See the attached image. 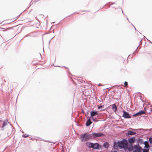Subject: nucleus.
Listing matches in <instances>:
<instances>
[{
    "label": "nucleus",
    "instance_id": "6",
    "mask_svg": "<svg viewBox=\"0 0 152 152\" xmlns=\"http://www.w3.org/2000/svg\"><path fill=\"white\" fill-rule=\"evenodd\" d=\"M122 116L125 118H131V115L126 111H124Z\"/></svg>",
    "mask_w": 152,
    "mask_h": 152
},
{
    "label": "nucleus",
    "instance_id": "39",
    "mask_svg": "<svg viewBox=\"0 0 152 152\" xmlns=\"http://www.w3.org/2000/svg\"><path fill=\"white\" fill-rule=\"evenodd\" d=\"M99 86H100V84H99Z\"/></svg>",
    "mask_w": 152,
    "mask_h": 152
},
{
    "label": "nucleus",
    "instance_id": "32",
    "mask_svg": "<svg viewBox=\"0 0 152 152\" xmlns=\"http://www.w3.org/2000/svg\"><path fill=\"white\" fill-rule=\"evenodd\" d=\"M151 112H152V109H151Z\"/></svg>",
    "mask_w": 152,
    "mask_h": 152
},
{
    "label": "nucleus",
    "instance_id": "27",
    "mask_svg": "<svg viewBox=\"0 0 152 152\" xmlns=\"http://www.w3.org/2000/svg\"><path fill=\"white\" fill-rule=\"evenodd\" d=\"M128 57H129V58H131L132 57H131V56H130V55H129L128 56Z\"/></svg>",
    "mask_w": 152,
    "mask_h": 152
},
{
    "label": "nucleus",
    "instance_id": "2",
    "mask_svg": "<svg viewBox=\"0 0 152 152\" xmlns=\"http://www.w3.org/2000/svg\"><path fill=\"white\" fill-rule=\"evenodd\" d=\"M127 141L126 139H124L122 140L118 141V144L120 149L124 148L125 149L127 144Z\"/></svg>",
    "mask_w": 152,
    "mask_h": 152
},
{
    "label": "nucleus",
    "instance_id": "28",
    "mask_svg": "<svg viewBox=\"0 0 152 152\" xmlns=\"http://www.w3.org/2000/svg\"><path fill=\"white\" fill-rule=\"evenodd\" d=\"M127 19L128 20V21H129V22H129V19H128V18L127 17Z\"/></svg>",
    "mask_w": 152,
    "mask_h": 152
},
{
    "label": "nucleus",
    "instance_id": "20",
    "mask_svg": "<svg viewBox=\"0 0 152 152\" xmlns=\"http://www.w3.org/2000/svg\"><path fill=\"white\" fill-rule=\"evenodd\" d=\"M104 106L101 105L100 106H98V108L99 109H100L101 108H104Z\"/></svg>",
    "mask_w": 152,
    "mask_h": 152
},
{
    "label": "nucleus",
    "instance_id": "26",
    "mask_svg": "<svg viewBox=\"0 0 152 152\" xmlns=\"http://www.w3.org/2000/svg\"><path fill=\"white\" fill-rule=\"evenodd\" d=\"M139 46H138L137 48V49H136V50H135V51L133 53V54H134V53L137 50V48H138V47Z\"/></svg>",
    "mask_w": 152,
    "mask_h": 152
},
{
    "label": "nucleus",
    "instance_id": "30",
    "mask_svg": "<svg viewBox=\"0 0 152 152\" xmlns=\"http://www.w3.org/2000/svg\"><path fill=\"white\" fill-rule=\"evenodd\" d=\"M114 3H113L112 4H111V5H112L113 4H114Z\"/></svg>",
    "mask_w": 152,
    "mask_h": 152
},
{
    "label": "nucleus",
    "instance_id": "36",
    "mask_svg": "<svg viewBox=\"0 0 152 152\" xmlns=\"http://www.w3.org/2000/svg\"><path fill=\"white\" fill-rule=\"evenodd\" d=\"M132 25L133 26V24H132Z\"/></svg>",
    "mask_w": 152,
    "mask_h": 152
},
{
    "label": "nucleus",
    "instance_id": "24",
    "mask_svg": "<svg viewBox=\"0 0 152 152\" xmlns=\"http://www.w3.org/2000/svg\"><path fill=\"white\" fill-rule=\"evenodd\" d=\"M133 135L135 134H136V132L132 131Z\"/></svg>",
    "mask_w": 152,
    "mask_h": 152
},
{
    "label": "nucleus",
    "instance_id": "16",
    "mask_svg": "<svg viewBox=\"0 0 152 152\" xmlns=\"http://www.w3.org/2000/svg\"><path fill=\"white\" fill-rule=\"evenodd\" d=\"M136 140H137V142H139L140 144H142L143 143V141L142 139H136Z\"/></svg>",
    "mask_w": 152,
    "mask_h": 152
},
{
    "label": "nucleus",
    "instance_id": "21",
    "mask_svg": "<svg viewBox=\"0 0 152 152\" xmlns=\"http://www.w3.org/2000/svg\"><path fill=\"white\" fill-rule=\"evenodd\" d=\"M91 118H92V120L94 121L97 122L98 121H96V118H94L93 117H91Z\"/></svg>",
    "mask_w": 152,
    "mask_h": 152
},
{
    "label": "nucleus",
    "instance_id": "11",
    "mask_svg": "<svg viewBox=\"0 0 152 152\" xmlns=\"http://www.w3.org/2000/svg\"><path fill=\"white\" fill-rule=\"evenodd\" d=\"M91 117H93L94 116H96V115H98V114L97 113V112L95 111H92L91 113Z\"/></svg>",
    "mask_w": 152,
    "mask_h": 152
},
{
    "label": "nucleus",
    "instance_id": "7",
    "mask_svg": "<svg viewBox=\"0 0 152 152\" xmlns=\"http://www.w3.org/2000/svg\"><path fill=\"white\" fill-rule=\"evenodd\" d=\"M124 149H128L129 152L132 151L133 149L132 144H129V145H126Z\"/></svg>",
    "mask_w": 152,
    "mask_h": 152
},
{
    "label": "nucleus",
    "instance_id": "34",
    "mask_svg": "<svg viewBox=\"0 0 152 152\" xmlns=\"http://www.w3.org/2000/svg\"><path fill=\"white\" fill-rule=\"evenodd\" d=\"M151 107H152V105H151Z\"/></svg>",
    "mask_w": 152,
    "mask_h": 152
},
{
    "label": "nucleus",
    "instance_id": "1",
    "mask_svg": "<svg viewBox=\"0 0 152 152\" xmlns=\"http://www.w3.org/2000/svg\"><path fill=\"white\" fill-rule=\"evenodd\" d=\"M91 134H88L87 133H85L80 134V139L82 142L84 140L88 141L91 138Z\"/></svg>",
    "mask_w": 152,
    "mask_h": 152
},
{
    "label": "nucleus",
    "instance_id": "29",
    "mask_svg": "<svg viewBox=\"0 0 152 152\" xmlns=\"http://www.w3.org/2000/svg\"><path fill=\"white\" fill-rule=\"evenodd\" d=\"M82 113H83L84 112V110H82Z\"/></svg>",
    "mask_w": 152,
    "mask_h": 152
},
{
    "label": "nucleus",
    "instance_id": "23",
    "mask_svg": "<svg viewBox=\"0 0 152 152\" xmlns=\"http://www.w3.org/2000/svg\"><path fill=\"white\" fill-rule=\"evenodd\" d=\"M22 136L23 137H27L28 136V135H24V134H23V135H22Z\"/></svg>",
    "mask_w": 152,
    "mask_h": 152
},
{
    "label": "nucleus",
    "instance_id": "38",
    "mask_svg": "<svg viewBox=\"0 0 152 152\" xmlns=\"http://www.w3.org/2000/svg\"><path fill=\"white\" fill-rule=\"evenodd\" d=\"M132 25L133 26V24H132Z\"/></svg>",
    "mask_w": 152,
    "mask_h": 152
},
{
    "label": "nucleus",
    "instance_id": "9",
    "mask_svg": "<svg viewBox=\"0 0 152 152\" xmlns=\"http://www.w3.org/2000/svg\"><path fill=\"white\" fill-rule=\"evenodd\" d=\"M136 139L134 137H133L130 138H129L128 140V141L130 144H132L133 143L135 142Z\"/></svg>",
    "mask_w": 152,
    "mask_h": 152
},
{
    "label": "nucleus",
    "instance_id": "18",
    "mask_svg": "<svg viewBox=\"0 0 152 152\" xmlns=\"http://www.w3.org/2000/svg\"><path fill=\"white\" fill-rule=\"evenodd\" d=\"M8 121L7 120H5L3 123L2 127H4L6 126L8 123Z\"/></svg>",
    "mask_w": 152,
    "mask_h": 152
},
{
    "label": "nucleus",
    "instance_id": "13",
    "mask_svg": "<svg viewBox=\"0 0 152 152\" xmlns=\"http://www.w3.org/2000/svg\"><path fill=\"white\" fill-rule=\"evenodd\" d=\"M111 106L112 107V110H113L114 112H115L117 110V107L115 104L111 105Z\"/></svg>",
    "mask_w": 152,
    "mask_h": 152
},
{
    "label": "nucleus",
    "instance_id": "37",
    "mask_svg": "<svg viewBox=\"0 0 152 152\" xmlns=\"http://www.w3.org/2000/svg\"><path fill=\"white\" fill-rule=\"evenodd\" d=\"M132 25L133 26V24H132Z\"/></svg>",
    "mask_w": 152,
    "mask_h": 152
},
{
    "label": "nucleus",
    "instance_id": "4",
    "mask_svg": "<svg viewBox=\"0 0 152 152\" xmlns=\"http://www.w3.org/2000/svg\"><path fill=\"white\" fill-rule=\"evenodd\" d=\"M91 137H92L93 138H96L97 137H101L104 136L105 135L104 134L102 133L101 132H98V133H95V132H93L91 134Z\"/></svg>",
    "mask_w": 152,
    "mask_h": 152
},
{
    "label": "nucleus",
    "instance_id": "35",
    "mask_svg": "<svg viewBox=\"0 0 152 152\" xmlns=\"http://www.w3.org/2000/svg\"><path fill=\"white\" fill-rule=\"evenodd\" d=\"M133 130H136V129H133Z\"/></svg>",
    "mask_w": 152,
    "mask_h": 152
},
{
    "label": "nucleus",
    "instance_id": "8",
    "mask_svg": "<svg viewBox=\"0 0 152 152\" xmlns=\"http://www.w3.org/2000/svg\"><path fill=\"white\" fill-rule=\"evenodd\" d=\"M145 114V112L143 110L139 111V112L133 115V117H136L138 115H140L142 114Z\"/></svg>",
    "mask_w": 152,
    "mask_h": 152
},
{
    "label": "nucleus",
    "instance_id": "22",
    "mask_svg": "<svg viewBox=\"0 0 152 152\" xmlns=\"http://www.w3.org/2000/svg\"><path fill=\"white\" fill-rule=\"evenodd\" d=\"M124 86L126 87L128 85V83L126 82H125L124 83Z\"/></svg>",
    "mask_w": 152,
    "mask_h": 152
},
{
    "label": "nucleus",
    "instance_id": "40",
    "mask_svg": "<svg viewBox=\"0 0 152 152\" xmlns=\"http://www.w3.org/2000/svg\"><path fill=\"white\" fill-rule=\"evenodd\" d=\"M151 44H152V42H151Z\"/></svg>",
    "mask_w": 152,
    "mask_h": 152
},
{
    "label": "nucleus",
    "instance_id": "14",
    "mask_svg": "<svg viewBox=\"0 0 152 152\" xmlns=\"http://www.w3.org/2000/svg\"><path fill=\"white\" fill-rule=\"evenodd\" d=\"M126 135L128 137H131V135H133L132 131L130 130L128 131L127 132L126 134Z\"/></svg>",
    "mask_w": 152,
    "mask_h": 152
},
{
    "label": "nucleus",
    "instance_id": "25",
    "mask_svg": "<svg viewBox=\"0 0 152 152\" xmlns=\"http://www.w3.org/2000/svg\"><path fill=\"white\" fill-rule=\"evenodd\" d=\"M142 39H141L140 40V44H141L142 43Z\"/></svg>",
    "mask_w": 152,
    "mask_h": 152
},
{
    "label": "nucleus",
    "instance_id": "17",
    "mask_svg": "<svg viewBox=\"0 0 152 152\" xmlns=\"http://www.w3.org/2000/svg\"><path fill=\"white\" fill-rule=\"evenodd\" d=\"M109 146V144L108 142H104L103 144V146L107 148H108Z\"/></svg>",
    "mask_w": 152,
    "mask_h": 152
},
{
    "label": "nucleus",
    "instance_id": "10",
    "mask_svg": "<svg viewBox=\"0 0 152 152\" xmlns=\"http://www.w3.org/2000/svg\"><path fill=\"white\" fill-rule=\"evenodd\" d=\"M150 146H145L143 149H142L143 152H149Z\"/></svg>",
    "mask_w": 152,
    "mask_h": 152
},
{
    "label": "nucleus",
    "instance_id": "15",
    "mask_svg": "<svg viewBox=\"0 0 152 152\" xmlns=\"http://www.w3.org/2000/svg\"><path fill=\"white\" fill-rule=\"evenodd\" d=\"M118 147V142H116L114 141L113 145L114 149L116 150H117Z\"/></svg>",
    "mask_w": 152,
    "mask_h": 152
},
{
    "label": "nucleus",
    "instance_id": "33",
    "mask_svg": "<svg viewBox=\"0 0 152 152\" xmlns=\"http://www.w3.org/2000/svg\"><path fill=\"white\" fill-rule=\"evenodd\" d=\"M134 27L135 29L136 30V28H135V27L134 26Z\"/></svg>",
    "mask_w": 152,
    "mask_h": 152
},
{
    "label": "nucleus",
    "instance_id": "31",
    "mask_svg": "<svg viewBox=\"0 0 152 152\" xmlns=\"http://www.w3.org/2000/svg\"><path fill=\"white\" fill-rule=\"evenodd\" d=\"M121 10H122V12L123 14H124V13H123V11H122V9H121Z\"/></svg>",
    "mask_w": 152,
    "mask_h": 152
},
{
    "label": "nucleus",
    "instance_id": "3",
    "mask_svg": "<svg viewBox=\"0 0 152 152\" xmlns=\"http://www.w3.org/2000/svg\"><path fill=\"white\" fill-rule=\"evenodd\" d=\"M88 146L89 148L94 149H99L101 148L100 145L97 143H93L90 142Z\"/></svg>",
    "mask_w": 152,
    "mask_h": 152
},
{
    "label": "nucleus",
    "instance_id": "5",
    "mask_svg": "<svg viewBox=\"0 0 152 152\" xmlns=\"http://www.w3.org/2000/svg\"><path fill=\"white\" fill-rule=\"evenodd\" d=\"M142 150V148L138 144L134 146L133 152H141Z\"/></svg>",
    "mask_w": 152,
    "mask_h": 152
},
{
    "label": "nucleus",
    "instance_id": "12",
    "mask_svg": "<svg viewBox=\"0 0 152 152\" xmlns=\"http://www.w3.org/2000/svg\"><path fill=\"white\" fill-rule=\"evenodd\" d=\"M92 122L91 121L89 118L88 119L86 122V126H88L92 124Z\"/></svg>",
    "mask_w": 152,
    "mask_h": 152
},
{
    "label": "nucleus",
    "instance_id": "19",
    "mask_svg": "<svg viewBox=\"0 0 152 152\" xmlns=\"http://www.w3.org/2000/svg\"><path fill=\"white\" fill-rule=\"evenodd\" d=\"M148 141H145V142L143 141V144H144L145 145V146H146V145H147L148 143Z\"/></svg>",
    "mask_w": 152,
    "mask_h": 152
}]
</instances>
